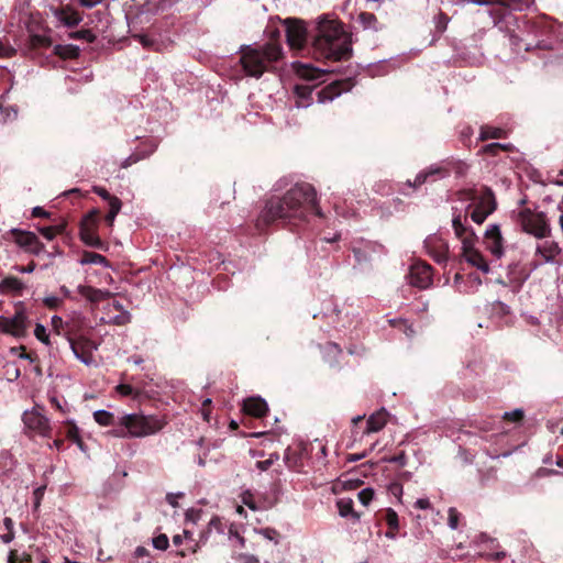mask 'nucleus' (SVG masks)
I'll return each instance as SVG.
<instances>
[{"instance_id":"obj_22","label":"nucleus","mask_w":563,"mask_h":563,"mask_svg":"<svg viewBox=\"0 0 563 563\" xmlns=\"http://www.w3.org/2000/svg\"><path fill=\"white\" fill-rule=\"evenodd\" d=\"M452 227L455 233V236L462 241V246H465L466 240H470V243H475L476 234L472 228L467 227L463 221L461 214L454 216L452 220Z\"/></svg>"},{"instance_id":"obj_41","label":"nucleus","mask_w":563,"mask_h":563,"mask_svg":"<svg viewBox=\"0 0 563 563\" xmlns=\"http://www.w3.org/2000/svg\"><path fill=\"white\" fill-rule=\"evenodd\" d=\"M122 202L120 199H113L112 203L109 205V212L106 216V222L112 227L117 214L120 212Z\"/></svg>"},{"instance_id":"obj_39","label":"nucleus","mask_w":563,"mask_h":563,"mask_svg":"<svg viewBox=\"0 0 563 563\" xmlns=\"http://www.w3.org/2000/svg\"><path fill=\"white\" fill-rule=\"evenodd\" d=\"M389 323L393 328H397L399 331L404 332L408 338H412L415 334L412 324L409 323L407 320L391 319L389 320Z\"/></svg>"},{"instance_id":"obj_52","label":"nucleus","mask_w":563,"mask_h":563,"mask_svg":"<svg viewBox=\"0 0 563 563\" xmlns=\"http://www.w3.org/2000/svg\"><path fill=\"white\" fill-rule=\"evenodd\" d=\"M357 497L362 505L368 506L374 498V489L364 488L357 494Z\"/></svg>"},{"instance_id":"obj_26","label":"nucleus","mask_w":563,"mask_h":563,"mask_svg":"<svg viewBox=\"0 0 563 563\" xmlns=\"http://www.w3.org/2000/svg\"><path fill=\"white\" fill-rule=\"evenodd\" d=\"M387 421L388 412L385 409L376 411L375 413L371 415L369 418L367 419L364 433L368 434L372 432H378L386 426Z\"/></svg>"},{"instance_id":"obj_58","label":"nucleus","mask_w":563,"mask_h":563,"mask_svg":"<svg viewBox=\"0 0 563 563\" xmlns=\"http://www.w3.org/2000/svg\"><path fill=\"white\" fill-rule=\"evenodd\" d=\"M261 533L268 540L274 541L275 543H278L279 541V532L274 528H264L261 530Z\"/></svg>"},{"instance_id":"obj_45","label":"nucleus","mask_w":563,"mask_h":563,"mask_svg":"<svg viewBox=\"0 0 563 563\" xmlns=\"http://www.w3.org/2000/svg\"><path fill=\"white\" fill-rule=\"evenodd\" d=\"M449 21L450 19L446 15V13L440 11L438 15L434 18L435 31L439 34H442L446 30Z\"/></svg>"},{"instance_id":"obj_36","label":"nucleus","mask_w":563,"mask_h":563,"mask_svg":"<svg viewBox=\"0 0 563 563\" xmlns=\"http://www.w3.org/2000/svg\"><path fill=\"white\" fill-rule=\"evenodd\" d=\"M81 263L82 264H99V265H103V266L109 265L107 257H104L103 255H101L99 253H95V252H84L82 257H81Z\"/></svg>"},{"instance_id":"obj_47","label":"nucleus","mask_w":563,"mask_h":563,"mask_svg":"<svg viewBox=\"0 0 563 563\" xmlns=\"http://www.w3.org/2000/svg\"><path fill=\"white\" fill-rule=\"evenodd\" d=\"M489 214V212L484 209H479L477 206H475L470 213L471 219L477 224H482Z\"/></svg>"},{"instance_id":"obj_21","label":"nucleus","mask_w":563,"mask_h":563,"mask_svg":"<svg viewBox=\"0 0 563 563\" xmlns=\"http://www.w3.org/2000/svg\"><path fill=\"white\" fill-rule=\"evenodd\" d=\"M243 411L247 416L263 418L268 412V406L261 397H249L243 402Z\"/></svg>"},{"instance_id":"obj_49","label":"nucleus","mask_w":563,"mask_h":563,"mask_svg":"<svg viewBox=\"0 0 563 563\" xmlns=\"http://www.w3.org/2000/svg\"><path fill=\"white\" fill-rule=\"evenodd\" d=\"M66 438L73 442L81 438L78 427L71 421H68L66 424Z\"/></svg>"},{"instance_id":"obj_19","label":"nucleus","mask_w":563,"mask_h":563,"mask_svg":"<svg viewBox=\"0 0 563 563\" xmlns=\"http://www.w3.org/2000/svg\"><path fill=\"white\" fill-rule=\"evenodd\" d=\"M450 175V172L445 167L441 166H431L426 170L420 172L413 181L408 180L406 184L409 187L418 188L422 186L424 183H427L429 179H435V178H444Z\"/></svg>"},{"instance_id":"obj_64","label":"nucleus","mask_w":563,"mask_h":563,"mask_svg":"<svg viewBox=\"0 0 563 563\" xmlns=\"http://www.w3.org/2000/svg\"><path fill=\"white\" fill-rule=\"evenodd\" d=\"M44 492H45V486H42V487H37L35 490H34V509H37L40 504H41V499L43 498L44 496Z\"/></svg>"},{"instance_id":"obj_63","label":"nucleus","mask_w":563,"mask_h":563,"mask_svg":"<svg viewBox=\"0 0 563 563\" xmlns=\"http://www.w3.org/2000/svg\"><path fill=\"white\" fill-rule=\"evenodd\" d=\"M266 33L269 37V40L267 42L274 41V42H277L278 44H280V42H279L280 31L277 27H275V29L267 27Z\"/></svg>"},{"instance_id":"obj_31","label":"nucleus","mask_w":563,"mask_h":563,"mask_svg":"<svg viewBox=\"0 0 563 563\" xmlns=\"http://www.w3.org/2000/svg\"><path fill=\"white\" fill-rule=\"evenodd\" d=\"M336 507L339 510V515L341 517L351 516L355 521H358L361 515L356 512L353 508V500L351 498H340L336 501Z\"/></svg>"},{"instance_id":"obj_57","label":"nucleus","mask_w":563,"mask_h":563,"mask_svg":"<svg viewBox=\"0 0 563 563\" xmlns=\"http://www.w3.org/2000/svg\"><path fill=\"white\" fill-rule=\"evenodd\" d=\"M43 303L51 310H56L62 305V299L55 296L45 297Z\"/></svg>"},{"instance_id":"obj_50","label":"nucleus","mask_w":563,"mask_h":563,"mask_svg":"<svg viewBox=\"0 0 563 563\" xmlns=\"http://www.w3.org/2000/svg\"><path fill=\"white\" fill-rule=\"evenodd\" d=\"M449 518H448V525L451 529H456L459 527V521L461 514L457 511L456 508L451 507L448 511Z\"/></svg>"},{"instance_id":"obj_56","label":"nucleus","mask_w":563,"mask_h":563,"mask_svg":"<svg viewBox=\"0 0 563 563\" xmlns=\"http://www.w3.org/2000/svg\"><path fill=\"white\" fill-rule=\"evenodd\" d=\"M93 192L97 194L99 197H101L103 200L108 201L109 205L112 203V200L113 199H119L118 197L115 196H112L106 188L103 187H99V186H95L93 187Z\"/></svg>"},{"instance_id":"obj_51","label":"nucleus","mask_w":563,"mask_h":563,"mask_svg":"<svg viewBox=\"0 0 563 563\" xmlns=\"http://www.w3.org/2000/svg\"><path fill=\"white\" fill-rule=\"evenodd\" d=\"M34 335L38 341L43 342L44 344H49V335L46 333V329L43 324L37 323L35 325Z\"/></svg>"},{"instance_id":"obj_18","label":"nucleus","mask_w":563,"mask_h":563,"mask_svg":"<svg viewBox=\"0 0 563 563\" xmlns=\"http://www.w3.org/2000/svg\"><path fill=\"white\" fill-rule=\"evenodd\" d=\"M474 244L475 243H470V240H466L465 246H462V255L468 264L484 273H488L489 266L482 253L474 249Z\"/></svg>"},{"instance_id":"obj_13","label":"nucleus","mask_w":563,"mask_h":563,"mask_svg":"<svg viewBox=\"0 0 563 563\" xmlns=\"http://www.w3.org/2000/svg\"><path fill=\"white\" fill-rule=\"evenodd\" d=\"M14 242L32 254H40L44 250V244L38 240L37 235L30 231L19 229L11 230Z\"/></svg>"},{"instance_id":"obj_42","label":"nucleus","mask_w":563,"mask_h":563,"mask_svg":"<svg viewBox=\"0 0 563 563\" xmlns=\"http://www.w3.org/2000/svg\"><path fill=\"white\" fill-rule=\"evenodd\" d=\"M68 36L73 40H85L88 43L96 41V35L88 29L70 32Z\"/></svg>"},{"instance_id":"obj_2","label":"nucleus","mask_w":563,"mask_h":563,"mask_svg":"<svg viewBox=\"0 0 563 563\" xmlns=\"http://www.w3.org/2000/svg\"><path fill=\"white\" fill-rule=\"evenodd\" d=\"M317 30L312 45L317 59L343 62L352 57L351 35L344 31L339 21L322 19Z\"/></svg>"},{"instance_id":"obj_61","label":"nucleus","mask_w":563,"mask_h":563,"mask_svg":"<svg viewBox=\"0 0 563 563\" xmlns=\"http://www.w3.org/2000/svg\"><path fill=\"white\" fill-rule=\"evenodd\" d=\"M115 426H117V428L112 429L110 431L111 435H113L115 438H130V432L126 427H121L119 424H115Z\"/></svg>"},{"instance_id":"obj_29","label":"nucleus","mask_w":563,"mask_h":563,"mask_svg":"<svg viewBox=\"0 0 563 563\" xmlns=\"http://www.w3.org/2000/svg\"><path fill=\"white\" fill-rule=\"evenodd\" d=\"M54 54L64 60L76 59L79 57L80 49L78 46L73 44H58L54 46Z\"/></svg>"},{"instance_id":"obj_25","label":"nucleus","mask_w":563,"mask_h":563,"mask_svg":"<svg viewBox=\"0 0 563 563\" xmlns=\"http://www.w3.org/2000/svg\"><path fill=\"white\" fill-rule=\"evenodd\" d=\"M476 201H477V203L475 206H477L479 209L486 210L490 214L497 208V201L495 198V194L492 190V188H489L487 186L482 187L481 194L478 195V198Z\"/></svg>"},{"instance_id":"obj_35","label":"nucleus","mask_w":563,"mask_h":563,"mask_svg":"<svg viewBox=\"0 0 563 563\" xmlns=\"http://www.w3.org/2000/svg\"><path fill=\"white\" fill-rule=\"evenodd\" d=\"M357 22L363 26V29L367 30H377V18L374 13L371 12H361L357 16Z\"/></svg>"},{"instance_id":"obj_12","label":"nucleus","mask_w":563,"mask_h":563,"mask_svg":"<svg viewBox=\"0 0 563 563\" xmlns=\"http://www.w3.org/2000/svg\"><path fill=\"white\" fill-rule=\"evenodd\" d=\"M341 311L333 297L322 300L319 311L313 313V319L323 320L329 327H338L341 321Z\"/></svg>"},{"instance_id":"obj_20","label":"nucleus","mask_w":563,"mask_h":563,"mask_svg":"<svg viewBox=\"0 0 563 563\" xmlns=\"http://www.w3.org/2000/svg\"><path fill=\"white\" fill-rule=\"evenodd\" d=\"M424 245L429 255L439 264L444 263L448 258L449 246L439 238H429Z\"/></svg>"},{"instance_id":"obj_33","label":"nucleus","mask_w":563,"mask_h":563,"mask_svg":"<svg viewBox=\"0 0 563 563\" xmlns=\"http://www.w3.org/2000/svg\"><path fill=\"white\" fill-rule=\"evenodd\" d=\"M67 223L65 221L59 224L37 228L40 233L48 241L53 240L57 234H62L66 229Z\"/></svg>"},{"instance_id":"obj_59","label":"nucleus","mask_w":563,"mask_h":563,"mask_svg":"<svg viewBox=\"0 0 563 563\" xmlns=\"http://www.w3.org/2000/svg\"><path fill=\"white\" fill-rule=\"evenodd\" d=\"M228 533H229L230 538H234L239 542L241 548H244L245 539H244V537H242L240 534V532H239L238 528L235 527V525H233V523L230 525Z\"/></svg>"},{"instance_id":"obj_28","label":"nucleus","mask_w":563,"mask_h":563,"mask_svg":"<svg viewBox=\"0 0 563 563\" xmlns=\"http://www.w3.org/2000/svg\"><path fill=\"white\" fill-rule=\"evenodd\" d=\"M294 68H295L296 74L300 78L306 79V80L318 79L324 74V71L319 68H316L309 64H302L299 62L294 64Z\"/></svg>"},{"instance_id":"obj_38","label":"nucleus","mask_w":563,"mask_h":563,"mask_svg":"<svg viewBox=\"0 0 563 563\" xmlns=\"http://www.w3.org/2000/svg\"><path fill=\"white\" fill-rule=\"evenodd\" d=\"M30 45L32 48H47L52 46V40L51 37L42 34H32L30 36Z\"/></svg>"},{"instance_id":"obj_16","label":"nucleus","mask_w":563,"mask_h":563,"mask_svg":"<svg viewBox=\"0 0 563 563\" xmlns=\"http://www.w3.org/2000/svg\"><path fill=\"white\" fill-rule=\"evenodd\" d=\"M54 16L65 26L75 27L82 21V15L70 4L52 8Z\"/></svg>"},{"instance_id":"obj_27","label":"nucleus","mask_w":563,"mask_h":563,"mask_svg":"<svg viewBox=\"0 0 563 563\" xmlns=\"http://www.w3.org/2000/svg\"><path fill=\"white\" fill-rule=\"evenodd\" d=\"M78 292L93 303L103 301L110 297L109 291H104L92 286L79 285Z\"/></svg>"},{"instance_id":"obj_17","label":"nucleus","mask_w":563,"mask_h":563,"mask_svg":"<svg viewBox=\"0 0 563 563\" xmlns=\"http://www.w3.org/2000/svg\"><path fill=\"white\" fill-rule=\"evenodd\" d=\"M23 422L26 428L36 431L42 435H48L51 430L48 419L36 410L23 413Z\"/></svg>"},{"instance_id":"obj_34","label":"nucleus","mask_w":563,"mask_h":563,"mask_svg":"<svg viewBox=\"0 0 563 563\" xmlns=\"http://www.w3.org/2000/svg\"><path fill=\"white\" fill-rule=\"evenodd\" d=\"M505 135V131L500 128L483 125L481 128L479 141H486L488 139H503Z\"/></svg>"},{"instance_id":"obj_3","label":"nucleus","mask_w":563,"mask_h":563,"mask_svg":"<svg viewBox=\"0 0 563 563\" xmlns=\"http://www.w3.org/2000/svg\"><path fill=\"white\" fill-rule=\"evenodd\" d=\"M284 58L282 45L277 42L264 44L242 45L240 48V64L250 77L260 78L266 71H274L275 64Z\"/></svg>"},{"instance_id":"obj_46","label":"nucleus","mask_w":563,"mask_h":563,"mask_svg":"<svg viewBox=\"0 0 563 563\" xmlns=\"http://www.w3.org/2000/svg\"><path fill=\"white\" fill-rule=\"evenodd\" d=\"M385 521L390 530L397 531L399 528L398 515L393 509H387L385 515Z\"/></svg>"},{"instance_id":"obj_1","label":"nucleus","mask_w":563,"mask_h":563,"mask_svg":"<svg viewBox=\"0 0 563 563\" xmlns=\"http://www.w3.org/2000/svg\"><path fill=\"white\" fill-rule=\"evenodd\" d=\"M309 216L322 217L314 187L308 183L296 184L282 197L268 199L255 221L258 233L269 225L289 227L290 230L308 221Z\"/></svg>"},{"instance_id":"obj_5","label":"nucleus","mask_w":563,"mask_h":563,"mask_svg":"<svg viewBox=\"0 0 563 563\" xmlns=\"http://www.w3.org/2000/svg\"><path fill=\"white\" fill-rule=\"evenodd\" d=\"M517 223L522 232L539 240L549 238L552 232L547 214L530 208H523L518 212Z\"/></svg>"},{"instance_id":"obj_9","label":"nucleus","mask_w":563,"mask_h":563,"mask_svg":"<svg viewBox=\"0 0 563 563\" xmlns=\"http://www.w3.org/2000/svg\"><path fill=\"white\" fill-rule=\"evenodd\" d=\"M68 342L73 353L78 360H80L86 365L93 363L92 352L93 350H97V345L92 340L80 335L75 339L68 338Z\"/></svg>"},{"instance_id":"obj_60","label":"nucleus","mask_w":563,"mask_h":563,"mask_svg":"<svg viewBox=\"0 0 563 563\" xmlns=\"http://www.w3.org/2000/svg\"><path fill=\"white\" fill-rule=\"evenodd\" d=\"M277 460L278 459V455H274L272 454L269 459L267 460H264V461H257L256 462V467L260 470V471H267L268 468H271V466L273 465L274 463V460Z\"/></svg>"},{"instance_id":"obj_37","label":"nucleus","mask_w":563,"mask_h":563,"mask_svg":"<svg viewBox=\"0 0 563 563\" xmlns=\"http://www.w3.org/2000/svg\"><path fill=\"white\" fill-rule=\"evenodd\" d=\"M511 144H500V143H492L485 145L481 152L483 154L489 155V156H497L500 152H509L511 150Z\"/></svg>"},{"instance_id":"obj_44","label":"nucleus","mask_w":563,"mask_h":563,"mask_svg":"<svg viewBox=\"0 0 563 563\" xmlns=\"http://www.w3.org/2000/svg\"><path fill=\"white\" fill-rule=\"evenodd\" d=\"M155 151V147L152 148L148 153H133L131 154L129 157H126L122 164H121V167L122 168H128L130 166H132L133 164L137 163L139 161L147 157L150 154H152L153 152Z\"/></svg>"},{"instance_id":"obj_6","label":"nucleus","mask_w":563,"mask_h":563,"mask_svg":"<svg viewBox=\"0 0 563 563\" xmlns=\"http://www.w3.org/2000/svg\"><path fill=\"white\" fill-rule=\"evenodd\" d=\"M14 308L12 318L0 316V332L15 338H24L29 327L26 309L22 301L16 302Z\"/></svg>"},{"instance_id":"obj_8","label":"nucleus","mask_w":563,"mask_h":563,"mask_svg":"<svg viewBox=\"0 0 563 563\" xmlns=\"http://www.w3.org/2000/svg\"><path fill=\"white\" fill-rule=\"evenodd\" d=\"M433 276V268L430 264L423 261H416L411 264L409 269L410 285L426 289L431 286Z\"/></svg>"},{"instance_id":"obj_53","label":"nucleus","mask_w":563,"mask_h":563,"mask_svg":"<svg viewBox=\"0 0 563 563\" xmlns=\"http://www.w3.org/2000/svg\"><path fill=\"white\" fill-rule=\"evenodd\" d=\"M504 420L510 422H520L525 418V412L521 409H516L511 412H505Z\"/></svg>"},{"instance_id":"obj_15","label":"nucleus","mask_w":563,"mask_h":563,"mask_svg":"<svg viewBox=\"0 0 563 563\" xmlns=\"http://www.w3.org/2000/svg\"><path fill=\"white\" fill-rule=\"evenodd\" d=\"M353 86L354 80L352 78L334 80L333 82L318 91V99L320 102L332 100L335 97L340 96L342 92L350 91L353 88Z\"/></svg>"},{"instance_id":"obj_14","label":"nucleus","mask_w":563,"mask_h":563,"mask_svg":"<svg viewBox=\"0 0 563 563\" xmlns=\"http://www.w3.org/2000/svg\"><path fill=\"white\" fill-rule=\"evenodd\" d=\"M308 459V450L306 445H298L294 449L288 448L285 452L286 466L297 473H306L305 460Z\"/></svg>"},{"instance_id":"obj_30","label":"nucleus","mask_w":563,"mask_h":563,"mask_svg":"<svg viewBox=\"0 0 563 563\" xmlns=\"http://www.w3.org/2000/svg\"><path fill=\"white\" fill-rule=\"evenodd\" d=\"M24 287V284L18 277L14 276L5 277L0 283L1 292L12 291L16 295H21Z\"/></svg>"},{"instance_id":"obj_10","label":"nucleus","mask_w":563,"mask_h":563,"mask_svg":"<svg viewBox=\"0 0 563 563\" xmlns=\"http://www.w3.org/2000/svg\"><path fill=\"white\" fill-rule=\"evenodd\" d=\"M287 43L292 49H301L307 42V30L305 25L296 19L285 20Z\"/></svg>"},{"instance_id":"obj_40","label":"nucleus","mask_w":563,"mask_h":563,"mask_svg":"<svg viewBox=\"0 0 563 563\" xmlns=\"http://www.w3.org/2000/svg\"><path fill=\"white\" fill-rule=\"evenodd\" d=\"M122 202L120 199H113L112 203L109 205V212L106 216V222L112 227L117 214L120 212Z\"/></svg>"},{"instance_id":"obj_24","label":"nucleus","mask_w":563,"mask_h":563,"mask_svg":"<svg viewBox=\"0 0 563 563\" xmlns=\"http://www.w3.org/2000/svg\"><path fill=\"white\" fill-rule=\"evenodd\" d=\"M562 253V249L555 241L545 240L536 247V254L541 255L547 263H552Z\"/></svg>"},{"instance_id":"obj_55","label":"nucleus","mask_w":563,"mask_h":563,"mask_svg":"<svg viewBox=\"0 0 563 563\" xmlns=\"http://www.w3.org/2000/svg\"><path fill=\"white\" fill-rule=\"evenodd\" d=\"M153 545L157 550H166L169 545V540L166 534L162 533L153 539Z\"/></svg>"},{"instance_id":"obj_62","label":"nucleus","mask_w":563,"mask_h":563,"mask_svg":"<svg viewBox=\"0 0 563 563\" xmlns=\"http://www.w3.org/2000/svg\"><path fill=\"white\" fill-rule=\"evenodd\" d=\"M115 390L121 396H133L134 395V388L129 384H120L115 387Z\"/></svg>"},{"instance_id":"obj_23","label":"nucleus","mask_w":563,"mask_h":563,"mask_svg":"<svg viewBox=\"0 0 563 563\" xmlns=\"http://www.w3.org/2000/svg\"><path fill=\"white\" fill-rule=\"evenodd\" d=\"M487 249L496 256L503 253V238L499 227L494 224L485 233Z\"/></svg>"},{"instance_id":"obj_11","label":"nucleus","mask_w":563,"mask_h":563,"mask_svg":"<svg viewBox=\"0 0 563 563\" xmlns=\"http://www.w3.org/2000/svg\"><path fill=\"white\" fill-rule=\"evenodd\" d=\"M385 252L383 244L372 241L362 242L353 247L355 261L362 265L372 263Z\"/></svg>"},{"instance_id":"obj_43","label":"nucleus","mask_w":563,"mask_h":563,"mask_svg":"<svg viewBox=\"0 0 563 563\" xmlns=\"http://www.w3.org/2000/svg\"><path fill=\"white\" fill-rule=\"evenodd\" d=\"M313 89H314V86H310V85H296L295 86V95L300 99V100H309L311 98V95L313 92Z\"/></svg>"},{"instance_id":"obj_54","label":"nucleus","mask_w":563,"mask_h":563,"mask_svg":"<svg viewBox=\"0 0 563 563\" xmlns=\"http://www.w3.org/2000/svg\"><path fill=\"white\" fill-rule=\"evenodd\" d=\"M209 530H216L219 533H224L225 525L218 516H213L209 521Z\"/></svg>"},{"instance_id":"obj_32","label":"nucleus","mask_w":563,"mask_h":563,"mask_svg":"<svg viewBox=\"0 0 563 563\" xmlns=\"http://www.w3.org/2000/svg\"><path fill=\"white\" fill-rule=\"evenodd\" d=\"M93 419L95 421L102 427H109L118 424V421H115V417L112 412L107 410H97L93 412Z\"/></svg>"},{"instance_id":"obj_48","label":"nucleus","mask_w":563,"mask_h":563,"mask_svg":"<svg viewBox=\"0 0 563 563\" xmlns=\"http://www.w3.org/2000/svg\"><path fill=\"white\" fill-rule=\"evenodd\" d=\"M457 197L460 200L476 201L478 198V192L474 188H466V189L459 190Z\"/></svg>"},{"instance_id":"obj_4","label":"nucleus","mask_w":563,"mask_h":563,"mask_svg":"<svg viewBox=\"0 0 563 563\" xmlns=\"http://www.w3.org/2000/svg\"><path fill=\"white\" fill-rule=\"evenodd\" d=\"M118 424L129 429L130 438H145L159 432L167 420L163 416L126 413L119 418Z\"/></svg>"},{"instance_id":"obj_7","label":"nucleus","mask_w":563,"mask_h":563,"mask_svg":"<svg viewBox=\"0 0 563 563\" xmlns=\"http://www.w3.org/2000/svg\"><path fill=\"white\" fill-rule=\"evenodd\" d=\"M100 211L97 209L88 212L80 222L79 235L81 241L91 247L103 250L104 242L97 234Z\"/></svg>"}]
</instances>
